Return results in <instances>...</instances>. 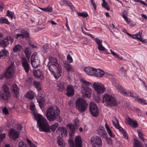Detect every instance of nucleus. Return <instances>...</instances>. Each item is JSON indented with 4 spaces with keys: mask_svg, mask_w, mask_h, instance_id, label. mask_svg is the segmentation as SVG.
Segmentation results:
<instances>
[{
    "mask_svg": "<svg viewBox=\"0 0 147 147\" xmlns=\"http://www.w3.org/2000/svg\"><path fill=\"white\" fill-rule=\"evenodd\" d=\"M102 5L105 7L107 10H109L110 7L107 2H105V3H102Z\"/></svg>",
    "mask_w": 147,
    "mask_h": 147,
    "instance_id": "51",
    "label": "nucleus"
},
{
    "mask_svg": "<svg viewBox=\"0 0 147 147\" xmlns=\"http://www.w3.org/2000/svg\"><path fill=\"white\" fill-rule=\"evenodd\" d=\"M135 36L134 35H133V37H132L134 39H138L139 40L141 41L144 42H146L145 40H143L141 37H134V36Z\"/></svg>",
    "mask_w": 147,
    "mask_h": 147,
    "instance_id": "54",
    "label": "nucleus"
},
{
    "mask_svg": "<svg viewBox=\"0 0 147 147\" xmlns=\"http://www.w3.org/2000/svg\"><path fill=\"white\" fill-rule=\"evenodd\" d=\"M0 23L1 24L5 23L9 24V22H8L7 19L1 17L0 19Z\"/></svg>",
    "mask_w": 147,
    "mask_h": 147,
    "instance_id": "38",
    "label": "nucleus"
},
{
    "mask_svg": "<svg viewBox=\"0 0 147 147\" xmlns=\"http://www.w3.org/2000/svg\"><path fill=\"white\" fill-rule=\"evenodd\" d=\"M56 131L57 133L60 134L61 136L63 135L64 136H66L67 134V129L62 126L59 127Z\"/></svg>",
    "mask_w": 147,
    "mask_h": 147,
    "instance_id": "22",
    "label": "nucleus"
},
{
    "mask_svg": "<svg viewBox=\"0 0 147 147\" xmlns=\"http://www.w3.org/2000/svg\"><path fill=\"white\" fill-rule=\"evenodd\" d=\"M90 112L94 117H97L99 114V111L97 106L93 102H91L90 104Z\"/></svg>",
    "mask_w": 147,
    "mask_h": 147,
    "instance_id": "8",
    "label": "nucleus"
},
{
    "mask_svg": "<svg viewBox=\"0 0 147 147\" xmlns=\"http://www.w3.org/2000/svg\"><path fill=\"white\" fill-rule=\"evenodd\" d=\"M34 85L35 86L36 88L38 90H41L40 84L39 82L34 81Z\"/></svg>",
    "mask_w": 147,
    "mask_h": 147,
    "instance_id": "36",
    "label": "nucleus"
},
{
    "mask_svg": "<svg viewBox=\"0 0 147 147\" xmlns=\"http://www.w3.org/2000/svg\"><path fill=\"white\" fill-rule=\"evenodd\" d=\"M102 102H104L107 105L111 107L116 106L118 104L117 100L111 95L106 94L102 97Z\"/></svg>",
    "mask_w": 147,
    "mask_h": 147,
    "instance_id": "3",
    "label": "nucleus"
},
{
    "mask_svg": "<svg viewBox=\"0 0 147 147\" xmlns=\"http://www.w3.org/2000/svg\"><path fill=\"white\" fill-rule=\"evenodd\" d=\"M112 122L113 124L115 126L119 124L118 120L115 117H114L113 118Z\"/></svg>",
    "mask_w": 147,
    "mask_h": 147,
    "instance_id": "44",
    "label": "nucleus"
},
{
    "mask_svg": "<svg viewBox=\"0 0 147 147\" xmlns=\"http://www.w3.org/2000/svg\"><path fill=\"white\" fill-rule=\"evenodd\" d=\"M90 143L92 147H101L102 145L101 138L96 135H94L91 137Z\"/></svg>",
    "mask_w": 147,
    "mask_h": 147,
    "instance_id": "7",
    "label": "nucleus"
},
{
    "mask_svg": "<svg viewBox=\"0 0 147 147\" xmlns=\"http://www.w3.org/2000/svg\"><path fill=\"white\" fill-rule=\"evenodd\" d=\"M7 54V51L3 50L0 52V58L1 57L5 56Z\"/></svg>",
    "mask_w": 147,
    "mask_h": 147,
    "instance_id": "50",
    "label": "nucleus"
},
{
    "mask_svg": "<svg viewBox=\"0 0 147 147\" xmlns=\"http://www.w3.org/2000/svg\"><path fill=\"white\" fill-rule=\"evenodd\" d=\"M40 60L38 59L31 61L32 66L34 68H36L40 66Z\"/></svg>",
    "mask_w": 147,
    "mask_h": 147,
    "instance_id": "27",
    "label": "nucleus"
},
{
    "mask_svg": "<svg viewBox=\"0 0 147 147\" xmlns=\"http://www.w3.org/2000/svg\"><path fill=\"white\" fill-rule=\"evenodd\" d=\"M10 97V94L9 92H2L0 94V99L7 100H8Z\"/></svg>",
    "mask_w": 147,
    "mask_h": 147,
    "instance_id": "24",
    "label": "nucleus"
},
{
    "mask_svg": "<svg viewBox=\"0 0 147 147\" xmlns=\"http://www.w3.org/2000/svg\"><path fill=\"white\" fill-rule=\"evenodd\" d=\"M138 102L140 103L142 105H147V103L146 102V100L144 99L141 98H139L138 99Z\"/></svg>",
    "mask_w": 147,
    "mask_h": 147,
    "instance_id": "41",
    "label": "nucleus"
},
{
    "mask_svg": "<svg viewBox=\"0 0 147 147\" xmlns=\"http://www.w3.org/2000/svg\"><path fill=\"white\" fill-rule=\"evenodd\" d=\"M3 90L4 92H9V87L5 84H4L2 86Z\"/></svg>",
    "mask_w": 147,
    "mask_h": 147,
    "instance_id": "43",
    "label": "nucleus"
},
{
    "mask_svg": "<svg viewBox=\"0 0 147 147\" xmlns=\"http://www.w3.org/2000/svg\"><path fill=\"white\" fill-rule=\"evenodd\" d=\"M138 136L144 142V138L143 137L142 133L140 131H138Z\"/></svg>",
    "mask_w": 147,
    "mask_h": 147,
    "instance_id": "45",
    "label": "nucleus"
},
{
    "mask_svg": "<svg viewBox=\"0 0 147 147\" xmlns=\"http://www.w3.org/2000/svg\"><path fill=\"white\" fill-rule=\"evenodd\" d=\"M88 104L86 101L83 98H78L76 102V105L77 109L81 112L84 111L87 108Z\"/></svg>",
    "mask_w": 147,
    "mask_h": 147,
    "instance_id": "4",
    "label": "nucleus"
},
{
    "mask_svg": "<svg viewBox=\"0 0 147 147\" xmlns=\"http://www.w3.org/2000/svg\"><path fill=\"white\" fill-rule=\"evenodd\" d=\"M34 115V118L37 121V123L40 131L48 133L50 132L51 130L52 131H54L59 125L58 123H56L49 127L47 120L42 115L38 114L36 115L35 113Z\"/></svg>",
    "mask_w": 147,
    "mask_h": 147,
    "instance_id": "1",
    "label": "nucleus"
},
{
    "mask_svg": "<svg viewBox=\"0 0 147 147\" xmlns=\"http://www.w3.org/2000/svg\"><path fill=\"white\" fill-rule=\"evenodd\" d=\"M24 53H25L26 57L29 61L30 56L32 53V52L30 49L28 47H25L24 50Z\"/></svg>",
    "mask_w": 147,
    "mask_h": 147,
    "instance_id": "28",
    "label": "nucleus"
},
{
    "mask_svg": "<svg viewBox=\"0 0 147 147\" xmlns=\"http://www.w3.org/2000/svg\"><path fill=\"white\" fill-rule=\"evenodd\" d=\"M65 67L66 71L68 72H72L74 71L73 69L71 66L68 63L65 64Z\"/></svg>",
    "mask_w": 147,
    "mask_h": 147,
    "instance_id": "33",
    "label": "nucleus"
},
{
    "mask_svg": "<svg viewBox=\"0 0 147 147\" xmlns=\"http://www.w3.org/2000/svg\"><path fill=\"white\" fill-rule=\"evenodd\" d=\"M74 125L71 124V125H72L74 126L75 127V131L76 130V127H77V128H78L79 125V120L77 118H75L74 120Z\"/></svg>",
    "mask_w": 147,
    "mask_h": 147,
    "instance_id": "39",
    "label": "nucleus"
},
{
    "mask_svg": "<svg viewBox=\"0 0 147 147\" xmlns=\"http://www.w3.org/2000/svg\"><path fill=\"white\" fill-rule=\"evenodd\" d=\"M93 87L94 90L98 94H102L105 90L104 86L100 83H94L93 84Z\"/></svg>",
    "mask_w": 147,
    "mask_h": 147,
    "instance_id": "9",
    "label": "nucleus"
},
{
    "mask_svg": "<svg viewBox=\"0 0 147 147\" xmlns=\"http://www.w3.org/2000/svg\"><path fill=\"white\" fill-rule=\"evenodd\" d=\"M57 88L58 90L59 91L62 92L65 90L67 84L63 82L59 81L57 83Z\"/></svg>",
    "mask_w": 147,
    "mask_h": 147,
    "instance_id": "20",
    "label": "nucleus"
},
{
    "mask_svg": "<svg viewBox=\"0 0 147 147\" xmlns=\"http://www.w3.org/2000/svg\"><path fill=\"white\" fill-rule=\"evenodd\" d=\"M127 120L129 125L132 127L136 128L138 126V125L137 121L132 120L130 117L128 118Z\"/></svg>",
    "mask_w": 147,
    "mask_h": 147,
    "instance_id": "23",
    "label": "nucleus"
},
{
    "mask_svg": "<svg viewBox=\"0 0 147 147\" xmlns=\"http://www.w3.org/2000/svg\"><path fill=\"white\" fill-rule=\"evenodd\" d=\"M81 81L82 83H83L85 85L88 86L90 85V82H87L83 79H82L81 80Z\"/></svg>",
    "mask_w": 147,
    "mask_h": 147,
    "instance_id": "52",
    "label": "nucleus"
},
{
    "mask_svg": "<svg viewBox=\"0 0 147 147\" xmlns=\"http://www.w3.org/2000/svg\"><path fill=\"white\" fill-rule=\"evenodd\" d=\"M98 134L100 136L105 138L106 137L107 135V133L103 127H99L97 130Z\"/></svg>",
    "mask_w": 147,
    "mask_h": 147,
    "instance_id": "19",
    "label": "nucleus"
},
{
    "mask_svg": "<svg viewBox=\"0 0 147 147\" xmlns=\"http://www.w3.org/2000/svg\"><path fill=\"white\" fill-rule=\"evenodd\" d=\"M49 68V70L51 72L55 78L56 79H58L61 76L62 72V68L60 65H58L57 66H52Z\"/></svg>",
    "mask_w": 147,
    "mask_h": 147,
    "instance_id": "5",
    "label": "nucleus"
},
{
    "mask_svg": "<svg viewBox=\"0 0 147 147\" xmlns=\"http://www.w3.org/2000/svg\"><path fill=\"white\" fill-rule=\"evenodd\" d=\"M66 95L69 97H72L74 95V90L73 86L70 84L66 86Z\"/></svg>",
    "mask_w": 147,
    "mask_h": 147,
    "instance_id": "15",
    "label": "nucleus"
},
{
    "mask_svg": "<svg viewBox=\"0 0 147 147\" xmlns=\"http://www.w3.org/2000/svg\"><path fill=\"white\" fill-rule=\"evenodd\" d=\"M49 62L47 65L49 69L52 66L54 67L59 65L57 63V59L54 57L50 56L49 57Z\"/></svg>",
    "mask_w": 147,
    "mask_h": 147,
    "instance_id": "14",
    "label": "nucleus"
},
{
    "mask_svg": "<svg viewBox=\"0 0 147 147\" xmlns=\"http://www.w3.org/2000/svg\"><path fill=\"white\" fill-rule=\"evenodd\" d=\"M75 144H82V139L80 136H77L75 139Z\"/></svg>",
    "mask_w": 147,
    "mask_h": 147,
    "instance_id": "35",
    "label": "nucleus"
},
{
    "mask_svg": "<svg viewBox=\"0 0 147 147\" xmlns=\"http://www.w3.org/2000/svg\"><path fill=\"white\" fill-rule=\"evenodd\" d=\"M91 3L93 5L94 9L96 10V6L95 3L94 2V1H91Z\"/></svg>",
    "mask_w": 147,
    "mask_h": 147,
    "instance_id": "64",
    "label": "nucleus"
},
{
    "mask_svg": "<svg viewBox=\"0 0 147 147\" xmlns=\"http://www.w3.org/2000/svg\"><path fill=\"white\" fill-rule=\"evenodd\" d=\"M67 128L68 129L69 132V139L68 140V143L69 146L74 145V143L73 140L74 138V135L75 131V127L74 126L70 124H68L67 125Z\"/></svg>",
    "mask_w": 147,
    "mask_h": 147,
    "instance_id": "6",
    "label": "nucleus"
},
{
    "mask_svg": "<svg viewBox=\"0 0 147 147\" xmlns=\"http://www.w3.org/2000/svg\"><path fill=\"white\" fill-rule=\"evenodd\" d=\"M60 110L57 106H51L46 110V116L50 121H53L60 118Z\"/></svg>",
    "mask_w": 147,
    "mask_h": 147,
    "instance_id": "2",
    "label": "nucleus"
},
{
    "mask_svg": "<svg viewBox=\"0 0 147 147\" xmlns=\"http://www.w3.org/2000/svg\"><path fill=\"white\" fill-rule=\"evenodd\" d=\"M57 142L59 145L61 147H65V143L63 140L60 137H58Z\"/></svg>",
    "mask_w": 147,
    "mask_h": 147,
    "instance_id": "29",
    "label": "nucleus"
},
{
    "mask_svg": "<svg viewBox=\"0 0 147 147\" xmlns=\"http://www.w3.org/2000/svg\"><path fill=\"white\" fill-rule=\"evenodd\" d=\"M67 59L68 61L70 63H72L73 62V60L71 56L68 54L67 57Z\"/></svg>",
    "mask_w": 147,
    "mask_h": 147,
    "instance_id": "46",
    "label": "nucleus"
},
{
    "mask_svg": "<svg viewBox=\"0 0 147 147\" xmlns=\"http://www.w3.org/2000/svg\"><path fill=\"white\" fill-rule=\"evenodd\" d=\"M20 34H16V36L15 37L16 38H18L19 37L21 36L22 39L26 38L27 39H29L30 37L29 36V33L28 31L22 29L20 31Z\"/></svg>",
    "mask_w": 147,
    "mask_h": 147,
    "instance_id": "13",
    "label": "nucleus"
},
{
    "mask_svg": "<svg viewBox=\"0 0 147 147\" xmlns=\"http://www.w3.org/2000/svg\"><path fill=\"white\" fill-rule=\"evenodd\" d=\"M94 40L98 46L102 44V40H100L97 38H96Z\"/></svg>",
    "mask_w": 147,
    "mask_h": 147,
    "instance_id": "47",
    "label": "nucleus"
},
{
    "mask_svg": "<svg viewBox=\"0 0 147 147\" xmlns=\"http://www.w3.org/2000/svg\"><path fill=\"white\" fill-rule=\"evenodd\" d=\"M66 5L71 7V9L74 8L72 4L69 2H67Z\"/></svg>",
    "mask_w": 147,
    "mask_h": 147,
    "instance_id": "62",
    "label": "nucleus"
},
{
    "mask_svg": "<svg viewBox=\"0 0 147 147\" xmlns=\"http://www.w3.org/2000/svg\"><path fill=\"white\" fill-rule=\"evenodd\" d=\"M34 94L35 93L33 91L30 90L26 93L25 96L30 100H32L34 98Z\"/></svg>",
    "mask_w": 147,
    "mask_h": 147,
    "instance_id": "25",
    "label": "nucleus"
},
{
    "mask_svg": "<svg viewBox=\"0 0 147 147\" xmlns=\"http://www.w3.org/2000/svg\"><path fill=\"white\" fill-rule=\"evenodd\" d=\"M98 48L99 50L101 51H103L105 49V48L102 46V45L98 46Z\"/></svg>",
    "mask_w": 147,
    "mask_h": 147,
    "instance_id": "55",
    "label": "nucleus"
},
{
    "mask_svg": "<svg viewBox=\"0 0 147 147\" xmlns=\"http://www.w3.org/2000/svg\"><path fill=\"white\" fill-rule=\"evenodd\" d=\"M81 92L84 97H90V94L91 93V90L88 86H82Z\"/></svg>",
    "mask_w": 147,
    "mask_h": 147,
    "instance_id": "10",
    "label": "nucleus"
},
{
    "mask_svg": "<svg viewBox=\"0 0 147 147\" xmlns=\"http://www.w3.org/2000/svg\"><path fill=\"white\" fill-rule=\"evenodd\" d=\"M21 63L22 67L25 72L28 73L30 69V65L26 59L25 57H23L22 59Z\"/></svg>",
    "mask_w": 147,
    "mask_h": 147,
    "instance_id": "12",
    "label": "nucleus"
},
{
    "mask_svg": "<svg viewBox=\"0 0 147 147\" xmlns=\"http://www.w3.org/2000/svg\"><path fill=\"white\" fill-rule=\"evenodd\" d=\"M77 13L79 16L82 17L83 18H85L88 16V14L86 12H82V13L78 12Z\"/></svg>",
    "mask_w": 147,
    "mask_h": 147,
    "instance_id": "37",
    "label": "nucleus"
},
{
    "mask_svg": "<svg viewBox=\"0 0 147 147\" xmlns=\"http://www.w3.org/2000/svg\"><path fill=\"white\" fill-rule=\"evenodd\" d=\"M3 112L5 115H7L8 114V111L6 107H5L3 109Z\"/></svg>",
    "mask_w": 147,
    "mask_h": 147,
    "instance_id": "58",
    "label": "nucleus"
},
{
    "mask_svg": "<svg viewBox=\"0 0 147 147\" xmlns=\"http://www.w3.org/2000/svg\"><path fill=\"white\" fill-rule=\"evenodd\" d=\"M105 73L103 71L99 69H96V72L94 76L99 77H101L104 75Z\"/></svg>",
    "mask_w": 147,
    "mask_h": 147,
    "instance_id": "26",
    "label": "nucleus"
},
{
    "mask_svg": "<svg viewBox=\"0 0 147 147\" xmlns=\"http://www.w3.org/2000/svg\"><path fill=\"white\" fill-rule=\"evenodd\" d=\"M43 99L41 97V96L38 97L37 99V102L38 103L39 106L40 108H42L43 106V104L44 101Z\"/></svg>",
    "mask_w": 147,
    "mask_h": 147,
    "instance_id": "32",
    "label": "nucleus"
},
{
    "mask_svg": "<svg viewBox=\"0 0 147 147\" xmlns=\"http://www.w3.org/2000/svg\"><path fill=\"white\" fill-rule=\"evenodd\" d=\"M9 41L11 43L13 42V39L11 36H8L4 39L0 41V46L2 47H6L9 44Z\"/></svg>",
    "mask_w": 147,
    "mask_h": 147,
    "instance_id": "11",
    "label": "nucleus"
},
{
    "mask_svg": "<svg viewBox=\"0 0 147 147\" xmlns=\"http://www.w3.org/2000/svg\"><path fill=\"white\" fill-rule=\"evenodd\" d=\"M123 94L125 96H131V97L134 96L133 92L131 91H129L127 92L125 91Z\"/></svg>",
    "mask_w": 147,
    "mask_h": 147,
    "instance_id": "42",
    "label": "nucleus"
},
{
    "mask_svg": "<svg viewBox=\"0 0 147 147\" xmlns=\"http://www.w3.org/2000/svg\"><path fill=\"white\" fill-rule=\"evenodd\" d=\"M12 90L13 92V96L17 98L18 97L20 92V88L16 84H13L12 86Z\"/></svg>",
    "mask_w": 147,
    "mask_h": 147,
    "instance_id": "18",
    "label": "nucleus"
},
{
    "mask_svg": "<svg viewBox=\"0 0 147 147\" xmlns=\"http://www.w3.org/2000/svg\"><path fill=\"white\" fill-rule=\"evenodd\" d=\"M82 30L83 32V33L85 34H86V35H87L89 36H90L92 38V39H94V36L90 34H87V33L86 32H84L83 31V29H82Z\"/></svg>",
    "mask_w": 147,
    "mask_h": 147,
    "instance_id": "61",
    "label": "nucleus"
},
{
    "mask_svg": "<svg viewBox=\"0 0 147 147\" xmlns=\"http://www.w3.org/2000/svg\"><path fill=\"white\" fill-rule=\"evenodd\" d=\"M48 48L49 47L47 45H44L42 47L44 52H47L48 49Z\"/></svg>",
    "mask_w": 147,
    "mask_h": 147,
    "instance_id": "57",
    "label": "nucleus"
},
{
    "mask_svg": "<svg viewBox=\"0 0 147 147\" xmlns=\"http://www.w3.org/2000/svg\"><path fill=\"white\" fill-rule=\"evenodd\" d=\"M9 134V137L14 140H16L19 136L18 132L13 129H10Z\"/></svg>",
    "mask_w": 147,
    "mask_h": 147,
    "instance_id": "17",
    "label": "nucleus"
},
{
    "mask_svg": "<svg viewBox=\"0 0 147 147\" xmlns=\"http://www.w3.org/2000/svg\"><path fill=\"white\" fill-rule=\"evenodd\" d=\"M14 71V69L10 66L4 73L5 77L7 79H9L10 78H12Z\"/></svg>",
    "mask_w": 147,
    "mask_h": 147,
    "instance_id": "16",
    "label": "nucleus"
},
{
    "mask_svg": "<svg viewBox=\"0 0 147 147\" xmlns=\"http://www.w3.org/2000/svg\"><path fill=\"white\" fill-rule=\"evenodd\" d=\"M22 49V47L21 45L18 44L16 45L13 47V51L14 52L20 51Z\"/></svg>",
    "mask_w": 147,
    "mask_h": 147,
    "instance_id": "31",
    "label": "nucleus"
},
{
    "mask_svg": "<svg viewBox=\"0 0 147 147\" xmlns=\"http://www.w3.org/2000/svg\"><path fill=\"white\" fill-rule=\"evenodd\" d=\"M37 53L36 52H35L32 55L31 57V61H33L37 59H36V56L37 55Z\"/></svg>",
    "mask_w": 147,
    "mask_h": 147,
    "instance_id": "49",
    "label": "nucleus"
},
{
    "mask_svg": "<svg viewBox=\"0 0 147 147\" xmlns=\"http://www.w3.org/2000/svg\"><path fill=\"white\" fill-rule=\"evenodd\" d=\"M122 133L123 134V136H124V138L126 139H128V137L127 135V134L125 130L123 131Z\"/></svg>",
    "mask_w": 147,
    "mask_h": 147,
    "instance_id": "56",
    "label": "nucleus"
},
{
    "mask_svg": "<svg viewBox=\"0 0 147 147\" xmlns=\"http://www.w3.org/2000/svg\"><path fill=\"white\" fill-rule=\"evenodd\" d=\"M19 147H26L27 145L26 144L24 143V142L20 141L18 144Z\"/></svg>",
    "mask_w": 147,
    "mask_h": 147,
    "instance_id": "48",
    "label": "nucleus"
},
{
    "mask_svg": "<svg viewBox=\"0 0 147 147\" xmlns=\"http://www.w3.org/2000/svg\"><path fill=\"white\" fill-rule=\"evenodd\" d=\"M105 127L107 133L109 136L112 137H114L115 136V135L113 133L112 131L109 128V125L106 123L105 124Z\"/></svg>",
    "mask_w": 147,
    "mask_h": 147,
    "instance_id": "30",
    "label": "nucleus"
},
{
    "mask_svg": "<svg viewBox=\"0 0 147 147\" xmlns=\"http://www.w3.org/2000/svg\"><path fill=\"white\" fill-rule=\"evenodd\" d=\"M84 71L87 74L89 75L94 76L96 72V69L88 67L85 68Z\"/></svg>",
    "mask_w": 147,
    "mask_h": 147,
    "instance_id": "21",
    "label": "nucleus"
},
{
    "mask_svg": "<svg viewBox=\"0 0 147 147\" xmlns=\"http://www.w3.org/2000/svg\"><path fill=\"white\" fill-rule=\"evenodd\" d=\"M107 143L108 144L110 145L112 144V140L111 138H107Z\"/></svg>",
    "mask_w": 147,
    "mask_h": 147,
    "instance_id": "59",
    "label": "nucleus"
},
{
    "mask_svg": "<svg viewBox=\"0 0 147 147\" xmlns=\"http://www.w3.org/2000/svg\"><path fill=\"white\" fill-rule=\"evenodd\" d=\"M38 72H37L36 70L34 71H33V74L34 76L36 77H40L39 75L38 74Z\"/></svg>",
    "mask_w": 147,
    "mask_h": 147,
    "instance_id": "60",
    "label": "nucleus"
},
{
    "mask_svg": "<svg viewBox=\"0 0 147 147\" xmlns=\"http://www.w3.org/2000/svg\"><path fill=\"white\" fill-rule=\"evenodd\" d=\"M115 127L118 129L120 131H122L124 130L120 125L119 124L116 126Z\"/></svg>",
    "mask_w": 147,
    "mask_h": 147,
    "instance_id": "63",
    "label": "nucleus"
},
{
    "mask_svg": "<svg viewBox=\"0 0 147 147\" xmlns=\"http://www.w3.org/2000/svg\"><path fill=\"white\" fill-rule=\"evenodd\" d=\"M116 88V89L121 94H123L125 90L120 85H117Z\"/></svg>",
    "mask_w": 147,
    "mask_h": 147,
    "instance_id": "34",
    "label": "nucleus"
},
{
    "mask_svg": "<svg viewBox=\"0 0 147 147\" xmlns=\"http://www.w3.org/2000/svg\"><path fill=\"white\" fill-rule=\"evenodd\" d=\"M134 144L133 147H141L140 142L136 139L135 140Z\"/></svg>",
    "mask_w": 147,
    "mask_h": 147,
    "instance_id": "40",
    "label": "nucleus"
},
{
    "mask_svg": "<svg viewBox=\"0 0 147 147\" xmlns=\"http://www.w3.org/2000/svg\"><path fill=\"white\" fill-rule=\"evenodd\" d=\"M8 16L10 17L11 19L13 18V15L12 12L8 10L7 11V15Z\"/></svg>",
    "mask_w": 147,
    "mask_h": 147,
    "instance_id": "53",
    "label": "nucleus"
}]
</instances>
